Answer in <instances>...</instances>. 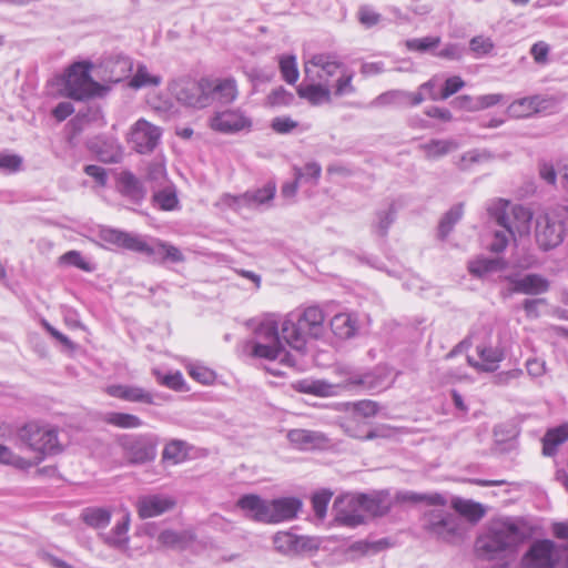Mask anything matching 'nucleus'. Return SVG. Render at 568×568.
<instances>
[{
	"label": "nucleus",
	"mask_w": 568,
	"mask_h": 568,
	"mask_svg": "<svg viewBox=\"0 0 568 568\" xmlns=\"http://www.w3.org/2000/svg\"><path fill=\"white\" fill-rule=\"evenodd\" d=\"M529 536L526 525L516 518H498L491 520L484 532L476 539L475 550L481 560H497L507 566V558Z\"/></svg>",
	"instance_id": "1"
},
{
	"label": "nucleus",
	"mask_w": 568,
	"mask_h": 568,
	"mask_svg": "<svg viewBox=\"0 0 568 568\" xmlns=\"http://www.w3.org/2000/svg\"><path fill=\"white\" fill-rule=\"evenodd\" d=\"M109 243L128 251L143 254L153 263L162 264L166 261L181 263L185 260L182 252L168 242L153 239L152 243H148L141 235L120 230L109 229Z\"/></svg>",
	"instance_id": "2"
},
{
	"label": "nucleus",
	"mask_w": 568,
	"mask_h": 568,
	"mask_svg": "<svg viewBox=\"0 0 568 568\" xmlns=\"http://www.w3.org/2000/svg\"><path fill=\"white\" fill-rule=\"evenodd\" d=\"M306 79L327 83L331 78L338 75L334 84V94L343 97L355 92L353 85L354 71L348 69L334 53L314 54L304 65Z\"/></svg>",
	"instance_id": "3"
},
{
	"label": "nucleus",
	"mask_w": 568,
	"mask_h": 568,
	"mask_svg": "<svg viewBox=\"0 0 568 568\" xmlns=\"http://www.w3.org/2000/svg\"><path fill=\"white\" fill-rule=\"evenodd\" d=\"M324 313L317 306L307 307L302 314L288 315L282 323L285 344L303 352L307 337L318 338L324 331Z\"/></svg>",
	"instance_id": "4"
},
{
	"label": "nucleus",
	"mask_w": 568,
	"mask_h": 568,
	"mask_svg": "<svg viewBox=\"0 0 568 568\" xmlns=\"http://www.w3.org/2000/svg\"><path fill=\"white\" fill-rule=\"evenodd\" d=\"M422 528L433 539L456 544L463 540L465 521L456 513L442 507L424 513Z\"/></svg>",
	"instance_id": "5"
},
{
	"label": "nucleus",
	"mask_w": 568,
	"mask_h": 568,
	"mask_svg": "<svg viewBox=\"0 0 568 568\" xmlns=\"http://www.w3.org/2000/svg\"><path fill=\"white\" fill-rule=\"evenodd\" d=\"M92 63L75 62L69 67L63 81V94L77 101L101 97L105 88L91 77Z\"/></svg>",
	"instance_id": "6"
},
{
	"label": "nucleus",
	"mask_w": 568,
	"mask_h": 568,
	"mask_svg": "<svg viewBox=\"0 0 568 568\" xmlns=\"http://www.w3.org/2000/svg\"><path fill=\"white\" fill-rule=\"evenodd\" d=\"M114 440L129 465H145L156 457L159 437L154 434H121Z\"/></svg>",
	"instance_id": "7"
},
{
	"label": "nucleus",
	"mask_w": 568,
	"mask_h": 568,
	"mask_svg": "<svg viewBox=\"0 0 568 568\" xmlns=\"http://www.w3.org/2000/svg\"><path fill=\"white\" fill-rule=\"evenodd\" d=\"M379 501L365 494L345 495L335 499L333 509L335 520L347 527H356L364 523L362 511L376 515L378 513Z\"/></svg>",
	"instance_id": "8"
},
{
	"label": "nucleus",
	"mask_w": 568,
	"mask_h": 568,
	"mask_svg": "<svg viewBox=\"0 0 568 568\" xmlns=\"http://www.w3.org/2000/svg\"><path fill=\"white\" fill-rule=\"evenodd\" d=\"M18 439L29 449L38 453L33 462L39 464L47 453L54 454L60 452L58 433L53 427L39 425L38 423H28L18 430Z\"/></svg>",
	"instance_id": "9"
},
{
	"label": "nucleus",
	"mask_w": 568,
	"mask_h": 568,
	"mask_svg": "<svg viewBox=\"0 0 568 568\" xmlns=\"http://www.w3.org/2000/svg\"><path fill=\"white\" fill-rule=\"evenodd\" d=\"M261 342L253 345L252 354L255 357H261L274 361L284 352V338L282 331H278V325L273 320L263 321L255 331Z\"/></svg>",
	"instance_id": "10"
},
{
	"label": "nucleus",
	"mask_w": 568,
	"mask_h": 568,
	"mask_svg": "<svg viewBox=\"0 0 568 568\" xmlns=\"http://www.w3.org/2000/svg\"><path fill=\"white\" fill-rule=\"evenodd\" d=\"M558 551L551 540L534 541L520 560L521 568H556Z\"/></svg>",
	"instance_id": "11"
},
{
	"label": "nucleus",
	"mask_w": 568,
	"mask_h": 568,
	"mask_svg": "<svg viewBox=\"0 0 568 568\" xmlns=\"http://www.w3.org/2000/svg\"><path fill=\"white\" fill-rule=\"evenodd\" d=\"M174 98L183 105L203 109L207 106V98L204 90V78L200 81L180 79L170 85Z\"/></svg>",
	"instance_id": "12"
},
{
	"label": "nucleus",
	"mask_w": 568,
	"mask_h": 568,
	"mask_svg": "<svg viewBox=\"0 0 568 568\" xmlns=\"http://www.w3.org/2000/svg\"><path fill=\"white\" fill-rule=\"evenodd\" d=\"M273 544L276 551L291 557L315 552L320 548V544L315 538L297 536L290 531L276 532L273 536Z\"/></svg>",
	"instance_id": "13"
},
{
	"label": "nucleus",
	"mask_w": 568,
	"mask_h": 568,
	"mask_svg": "<svg viewBox=\"0 0 568 568\" xmlns=\"http://www.w3.org/2000/svg\"><path fill=\"white\" fill-rule=\"evenodd\" d=\"M565 226L551 214L539 215L536 221L535 237L542 251H549L560 245L565 239Z\"/></svg>",
	"instance_id": "14"
},
{
	"label": "nucleus",
	"mask_w": 568,
	"mask_h": 568,
	"mask_svg": "<svg viewBox=\"0 0 568 568\" xmlns=\"http://www.w3.org/2000/svg\"><path fill=\"white\" fill-rule=\"evenodd\" d=\"M113 181L115 192L131 204L140 205L145 200L146 187L133 172L129 170L113 172Z\"/></svg>",
	"instance_id": "15"
},
{
	"label": "nucleus",
	"mask_w": 568,
	"mask_h": 568,
	"mask_svg": "<svg viewBox=\"0 0 568 568\" xmlns=\"http://www.w3.org/2000/svg\"><path fill=\"white\" fill-rule=\"evenodd\" d=\"M161 138L160 128L151 124L144 119H140L132 126L129 142L133 144V149L141 154L152 152Z\"/></svg>",
	"instance_id": "16"
},
{
	"label": "nucleus",
	"mask_w": 568,
	"mask_h": 568,
	"mask_svg": "<svg viewBox=\"0 0 568 568\" xmlns=\"http://www.w3.org/2000/svg\"><path fill=\"white\" fill-rule=\"evenodd\" d=\"M204 90L207 106L214 103L225 105L232 103L237 97V85L233 78H204Z\"/></svg>",
	"instance_id": "17"
},
{
	"label": "nucleus",
	"mask_w": 568,
	"mask_h": 568,
	"mask_svg": "<svg viewBox=\"0 0 568 568\" xmlns=\"http://www.w3.org/2000/svg\"><path fill=\"white\" fill-rule=\"evenodd\" d=\"M210 126L216 132L233 134L245 129L248 130L252 126V121L240 110H225L214 113L210 119Z\"/></svg>",
	"instance_id": "18"
},
{
	"label": "nucleus",
	"mask_w": 568,
	"mask_h": 568,
	"mask_svg": "<svg viewBox=\"0 0 568 568\" xmlns=\"http://www.w3.org/2000/svg\"><path fill=\"white\" fill-rule=\"evenodd\" d=\"M276 192V185L273 182L266 183L263 187L247 191L237 196H229L227 204L233 209L242 206H258L273 200Z\"/></svg>",
	"instance_id": "19"
},
{
	"label": "nucleus",
	"mask_w": 568,
	"mask_h": 568,
	"mask_svg": "<svg viewBox=\"0 0 568 568\" xmlns=\"http://www.w3.org/2000/svg\"><path fill=\"white\" fill-rule=\"evenodd\" d=\"M138 514L141 518L160 516L175 506V499L163 495H148L139 498Z\"/></svg>",
	"instance_id": "20"
},
{
	"label": "nucleus",
	"mask_w": 568,
	"mask_h": 568,
	"mask_svg": "<svg viewBox=\"0 0 568 568\" xmlns=\"http://www.w3.org/2000/svg\"><path fill=\"white\" fill-rule=\"evenodd\" d=\"M287 439L302 450L324 448L329 444L325 434L310 429H291L287 433Z\"/></svg>",
	"instance_id": "21"
},
{
	"label": "nucleus",
	"mask_w": 568,
	"mask_h": 568,
	"mask_svg": "<svg viewBox=\"0 0 568 568\" xmlns=\"http://www.w3.org/2000/svg\"><path fill=\"white\" fill-rule=\"evenodd\" d=\"M513 285L511 292L528 295L546 293L549 290V281L539 274H527L524 277L508 276Z\"/></svg>",
	"instance_id": "22"
},
{
	"label": "nucleus",
	"mask_w": 568,
	"mask_h": 568,
	"mask_svg": "<svg viewBox=\"0 0 568 568\" xmlns=\"http://www.w3.org/2000/svg\"><path fill=\"white\" fill-rule=\"evenodd\" d=\"M237 507L246 513L248 519L268 523L270 501L262 499L260 496L254 494L244 495L237 500Z\"/></svg>",
	"instance_id": "23"
},
{
	"label": "nucleus",
	"mask_w": 568,
	"mask_h": 568,
	"mask_svg": "<svg viewBox=\"0 0 568 568\" xmlns=\"http://www.w3.org/2000/svg\"><path fill=\"white\" fill-rule=\"evenodd\" d=\"M302 507V501L295 497H284L270 501L268 523H280L296 517Z\"/></svg>",
	"instance_id": "24"
},
{
	"label": "nucleus",
	"mask_w": 568,
	"mask_h": 568,
	"mask_svg": "<svg viewBox=\"0 0 568 568\" xmlns=\"http://www.w3.org/2000/svg\"><path fill=\"white\" fill-rule=\"evenodd\" d=\"M476 351L480 362L473 361L468 357V363L470 366L481 372H495L499 367V363L505 358V353L499 347L478 345Z\"/></svg>",
	"instance_id": "25"
},
{
	"label": "nucleus",
	"mask_w": 568,
	"mask_h": 568,
	"mask_svg": "<svg viewBox=\"0 0 568 568\" xmlns=\"http://www.w3.org/2000/svg\"><path fill=\"white\" fill-rule=\"evenodd\" d=\"M488 215L496 222L497 225L503 227L511 235L516 236L517 233L513 230L514 219L511 213V203L509 201L498 199L493 201L487 207Z\"/></svg>",
	"instance_id": "26"
},
{
	"label": "nucleus",
	"mask_w": 568,
	"mask_h": 568,
	"mask_svg": "<svg viewBox=\"0 0 568 568\" xmlns=\"http://www.w3.org/2000/svg\"><path fill=\"white\" fill-rule=\"evenodd\" d=\"M337 373L346 377L343 382L338 383L337 386L346 389H372L377 385L374 375L371 373L359 374L349 367H338Z\"/></svg>",
	"instance_id": "27"
},
{
	"label": "nucleus",
	"mask_w": 568,
	"mask_h": 568,
	"mask_svg": "<svg viewBox=\"0 0 568 568\" xmlns=\"http://www.w3.org/2000/svg\"><path fill=\"white\" fill-rule=\"evenodd\" d=\"M109 395L126 402L153 404L152 394L139 386L111 385L109 386Z\"/></svg>",
	"instance_id": "28"
},
{
	"label": "nucleus",
	"mask_w": 568,
	"mask_h": 568,
	"mask_svg": "<svg viewBox=\"0 0 568 568\" xmlns=\"http://www.w3.org/2000/svg\"><path fill=\"white\" fill-rule=\"evenodd\" d=\"M133 61L122 53L109 58V82L119 83L129 79L133 71Z\"/></svg>",
	"instance_id": "29"
},
{
	"label": "nucleus",
	"mask_w": 568,
	"mask_h": 568,
	"mask_svg": "<svg viewBox=\"0 0 568 568\" xmlns=\"http://www.w3.org/2000/svg\"><path fill=\"white\" fill-rule=\"evenodd\" d=\"M398 503H409V504H426L428 506H440L445 507L447 505V498L439 493H416V491H399L395 497Z\"/></svg>",
	"instance_id": "30"
},
{
	"label": "nucleus",
	"mask_w": 568,
	"mask_h": 568,
	"mask_svg": "<svg viewBox=\"0 0 568 568\" xmlns=\"http://www.w3.org/2000/svg\"><path fill=\"white\" fill-rule=\"evenodd\" d=\"M568 440V423L548 429L542 437V454L551 457L557 454L558 447Z\"/></svg>",
	"instance_id": "31"
},
{
	"label": "nucleus",
	"mask_w": 568,
	"mask_h": 568,
	"mask_svg": "<svg viewBox=\"0 0 568 568\" xmlns=\"http://www.w3.org/2000/svg\"><path fill=\"white\" fill-rule=\"evenodd\" d=\"M296 91L300 98L307 100L313 105L331 101V90L322 82L306 85L301 84L297 87Z\"/></svg>",
	"instance_id": "32"
},
{
	"label": "nucleus",
	"mask_w": 568,
	"mask_h": 568,
	"mask_svg": "<svg viewBox=\"0 0 568 568\" xmlns=\"http://www.w3.org/2000/svg\"><path fill=\"white\" fill-rule=\"evenodd\" d=\"M292 387L298 393L315 396H332L335 394L334 386L321 379H301L293 383Z\"/></svg>",
	"instance_id": "33"
},
{
	"label": "nucleus",
	"mask_w": 568,
	"mask_h": 568,
	"mask_svg": "<svg viewBox=\"0 0 568 568\" xmlns=\"http://www.w3.org/2000/svg\"><path fill=\"white\" fill-rule=\"evenodd\" d=\"M452 507L460 518L466 517L469 521L476 523L485 515L483 506L473 500L456 497L452 500Z\"/></svg>",
	"instance_id": "34"
},
{
	"label": "nucleus",
	"mask_w": 568,
	"mask_h": 568,
	"mask_svg": "<svg viewBox=\"0 0 568 568\" xmlns=\"http://www.w3.org/2000/svg\"><path fill=\"white\" fill-rule=\"evenodd\" d=\"M419 149L425 153L429 160L444 156L458 149V143L452 139L440 140L432 139L426 143L419 145Z\"/></svg>",
	"instance_id": "35"
},
{
	"label": "nucleus",
	"mask_w": 568,
	"mask_h": 568,
	"mask_svg": "<svg viewBox=\"0 0 568 568\" xmlns=\"http://www.w3.org/2000/svg\"><path fill=\"white\" fill-rule=\"evenodd\" d=\"M506 267V262L500 257H479L469 262V272L478 277H483L489 273L501 271Z\"/></svg>",
	"instance_id": "36"
},
{
	"label": "nucleus",
	"mask_w": 568,
	"mask_h": 568,
	"mask_svg": "<svg viewBox=\"0 0 568 568\" xmlns=\"http://www.w3.org/2000/svg\"><path fill=\"white\" fill-rule=\"evenodd\" d=\"M331 328L337 337L347 339L356 334L357 323L351 314L341 313L332 318Z\"/></svg>",
	"instance_id": "37"
},
{
	"label": "nucleus",
	"mask_w": 568,
	"mask_h": 568,
	"mask_svg": "<svg viewBox=\"0 0 568 568\" xmlns=\"http://www.w3.org/2000/svg\"><path fill=\"white\" fill-rule=\"evenodd\" d=\"M194 539L193 535L189 531H175L172 529H165L158 536V541L169 548L184 549Z\"/></svg>",
	"instance_id": "38"
},
{
	"label": "nucleus",
	"mask_w": 568,
	"mask_h": 568,
	"mask_svg": "<svg viewBox=\"0 0 568 568\" xmlns=\"http://www.w3.org/2000/svg\"><path fill=\"white\" fill-rule=\"evenodd\" d=\"M130 525L129 513H121L120 519L116 521L115 527L112 530V536H109V545H112L121 551L128 550V530Z\"/></svg>",
	"instance_id": "39"
},
{
	"label": "nucleus",
	"mask_w": 568,
	"mask_h": 568,
	"mask_svg": "<svg viewBox=\"0 0 568 568\" xmlns=\"http://www.w3.org/2000/svg\"><path fill=\"white\" fill-rule=\"evenodd\" d=\"M160 83L161 77L151 74L145 64L138 63L135 73L130 77L128 85L136 90L144 87H158Z\"/></svg>",
	"instance_id": "40"
},
{
	"label": "nucleus",
	"mask_w": 568,
	"mask_h": 568,
	"mask_svg": "<svg viewBox=\"0 0 568 568\" xmlns=\"http://www.w3.org/2000/svg\"><path fill=\"white\" fill-rule=\"evenodd\" d=\"M162 190H154L152 200L154 205L163 211H173L179 206V199L172 185H164Z\"/></svg>",
	"instance_id": "41"
},
{
	"label": "nucleus",
	"mask_w": 568,
	"mask_h": 568,
	"mask_svg": "<svg viewBox=\"0 0 568 568\" xmlns=\"http://www.w3.org/2000/svg\"><path fill=\"white\" fill-rule=\"evenodd\" d=\"M511 213L514 219L511 227L515 233L519 236L528 234L532 219L531 211L523 205L511 204Z\"/></svg>",
	"instance_id": "42"
},
{
	"label": "nucleus",
	"mask_w": 568,
	"mask_h": 568,
	"mask_svg": "<svg viewBox=\"0 0 568 568\" xmlns=\"http://www.w3.org/2000/svg\"><path fill=\"white\" fill-rule=\"evenodd\" d=\"M464 214V204L458 203L452 206L443 216L438 226V235L444 240L453 230L454 225L462 219Z\"/></svg>",
	"instance_id": "43"
},
{
	"label": "nucleus",
	"mask_w": 568,
	"mask_h": 568,
	"mask_svg": "<svg viewBox=\"0 0 568 568\" xmlns=\"http://www.w3.org/2000/svg\"><path fill=\"white\" fill-rule=\"evenodd\" d=\"M185 447L186 444L183 440H171L162 452V462H170L173 465L182 463L186 458Z\"/></svg>",
	"instance_id": "44"
},
{
	"label": "nucleus",
	"mask_w": 568,
	"mask_h": 568,
	"mask_svg": "<svg viewBox=\"0 0 568 568\" xmlns=\"http://www.w3.org/2000/svg\"><path fill=\"white\" fill-rule=\"evenodd\" d=\"M145 181L153 190L164 186L168 182L164 164L158 161L150 162L146 166Z\"/></svg>",
	"instance_id": "45"
},
{
	"label": "nucleus",
	"mask_w": 568,
	"mask_h": 568,
	"mask_svg": "<svg viewBox=\"0 0 568 568\" xmlns=\"http://www.w3.org/2000/svg\"><path fill=\"white\" fill-rule=\"evenodd\" d=\"M526 102L535 103V112H545L551 111L558 104V101L555 97H546V95H532L527 97L514 102L511 104V110H516V105H524Z\"/></svg>",
	"instance_id": "46"
},
{
	"label": "nucleus",
	"mask_w": 568,
	"mask_h": 568,
	"mask_svg": "<svg viewBox=\"0 0 568 568\" xmlns=\"http://www.w3.org/2000/svg\"><path fill=\"white\" fill-rule=\"evenodd\" d=\"M84 523L93 528L100 529L106 526V509L102 507H89L81 515Z\"/></svg>",
	"instance_id": "47"
},
{
	"label": "nucleus",
	"mask_w": 568,
	"mask_h": 568,
	"mask_svg": "<svg viewBox=\"0 0 568 568\" xmlns=\"http://www.w3.org/2000/svg\"><path fill=\"white\" fill-rule=\"evenodd\" d=\"M0 463L4 465H12L19 469H28L37 465V462H31L16 455L9 447L4 445H0Z\"/></svg>",
	"instance_id": "48"
},
{
	"label": "nucleus",
	"mask_w": 568,
	"mask_h": 568,
	"mask_svg": "<svg viewBox=\"0 0 568 568\" xmlns=\"http://www.w3.org/2000/svg\"><path fill=\"white\" fill-rule=\"evenodd\" d=\"M377 222L375 224V232L384 237L387 235L388 229L396 219V209L394 204H390L387 210L378 211L376 213Z\"/></svg>",
	"instance_id": "49"
},
{
	"label": "nucleus",
	"mask_w": 568,
	"mask_h": 568,
	"mask_svg": "<svg viewBox=\"0 0 568 568\" xmlns=\"http://www.w3.org/2000/svg\"><path fill=\"white\" fill-rule=\"evenodd\" d=\"M407 91L403 90H390L379 94L374 100V105L386 106V105H404L406 103Z\"/></svg>",
	"instance_id": "50"
},
{
	"label": "nucleus",
	"mask_w": 568,
	"mask_h": 568,
	"mask_svg": "<svg viewBox=\"0 0 568 568\" xmlns=\"http://www.w3.org/2000/svg\"><path fill=\"white\" fill-rule=\"evenodd\" d=\"M109 424L120 428H138L142 426L143 422L135 415L128 413H109Z\"/></svg>",
	"instance_id": "51"
},
{
	"label": "nucleus",
	"mask_w": 568,
	"mask_h": 568,
	"mask_svg": "<svg viewBox=\"0 0 568 568\" xmlns=\"http://www.w3.org/2000/svg\"><path fill=\"white\" fill-rule=\"evenodd\" d=\"M465 87V82L463 79L458 75H454L448 78L443 87V90L439 95H437L434 92H430L429 98L434 101L436 100H446L459 90H462Z\"/></svg>",
	"instance_id": "52"
},
{
	"label": "nucleus",
	"mask_w": 568,
	"mask_h": 568,
	"mask_svg": "<svg viewBox=\"0 0 568 568\" xmlns=\"http://www.w3.org/2000/svg\"><path fill=\"white\" fill-rule=\"evenodd\" d=\"M280 70L283 79L288 84H294L297 81L300 73L297 70L296 59L294 55H286L281 58Z\"/></svg>",
	"instance_id": "53"
},
{
	"label": "nucleus",
	"mask_w": 568,
	"mask_h": 568,
	"mask_svg": "<svg viewBox=\"0 0 568 568\" xmlns=\"http://www.w3.org/2000/svg\"><path fill=\"white\" fill-rule=\"evenodd\" d=\"M439 37H425L418 39H409L406 41V48L410 51L426 52L439 45Z\"/></svg>",
	"instance_id": "54"
},
{
	"label": "nucleus",
	"mask_w": 568,
	"mask_h": 568,
	"mask_svg": "<svg viewBox=\"0 0 568 568\" xmlns=\"http://www.w3.org/2000/svg\"><path fill=\"white\" fill-rule=\"evenodd\" d=\"M267 103L272 106L290 105L294 101V94L283 87H278L267 95Z\"/></svg>",
	"instance_id": "55"
},
{
	"label": "nucleus",
	"mask_w": 568,
	"mask_h": 568,
	"mask_svg": "<svg viewBox=\"0 0 568 568\" xmlns=\"http://www.w3.org/2000/svg\"><path fill=\"white\" fill-rule=\"evenodd\" d=\"M332 498V493L328 490H322L320 493L314 494L312 497V505L315 515L323 519L326 515L327 505Z\"/></svg>",
	"instance_id": "56"
},
{
	"label": "nucleus",
	"mask_w": 568,
	"mask_h": 568,
	"mask_svg": "<svg viewBox=\"0 0 568 568\" xmlns=\"http://www.w3.org/2000/svg\"><path fill=\"white\" fill-rule=\"evenodd\" d=\"M511 239H515V236L507 231H495L493 241L488 245V248L493 253H501L506 250Z\"/></svg>",
	"instance_id": "57"
},
{
	"label": "nucleus",
	"mask_w": 568,
	"mask_h": 568,
	"mask_svg": "<svg viewBox=\"0 0 568 568\" xmlns=\"http://www.w3.org/2000/svg\"><path fill=\"white\" fill-rule=\"evenodd\" d=\"M22 158L17 154L0 153V170L14 173L21 170Z\"/></svg>",
	"instance_id": "58"
},
{
	"label": "nucleus",
	"mask_w": 568,
	"mask_h": 568,
	"mask_svg": "<svg viewBox=\"0 0 568 568\" xmlns=\"http://www.w3.org/2000/svg\"><path fill=\"white\" fill-rule=\"evenodd\" d=\"M488 158H489V154L486 152H479L478 150H471L462 155L460 161L457 165H458L459 170L466 171L470 168L471 164L478 163Z\"/></svg>",
	"instance_id": "59"
},
{
	"label": "nucleus",
	"mask_w": 568,
	"mask_h": 568,
	"mask_svg": "<svg viewBox=\"0 0 568 568\" xmlns=\"http://www.w3.org/2000/svg\"><path fill=\"white\" fill-rule=\"evenodd\" d=\"M60 262L67 265L77 266L83 271H91L90 264L83 260L78 251H69L60 257Z\"/></svg>",
	"instance_id": "60"
},
{
	"label": "nucleus",
	"mask_w": 568,
	"mask_h": 568,
	"mask_svg": "<svg viewBox=\"0 0 568 568\" xmlns=\"http://www.w3.org/2000/svg\"><path fill=\"white\" fill-rule=\"evenodd\" d=\"M354 412L363 417H373L378 413L379 406L373 400H358L353 404Z\"/></svg>",
	"instance_id": "61"
},
{
	"label": "nucleus",
	"mask_w": 568,
	"mask_h": 568,
	"mask_svg": "<svg viewBox=\"0 0 568 568\" xmlns=\"http://www.w3.org/2000/svg\"><path fill=\"white\" fill-rule=\"evenodd\" d=\"M386 544L387 542L385 540H378V541H374V542L356 541V542L351 545L349 549L353 550V551H358L362 555H366V554H369V552H377V551H379L381 549L384 548V546Z\"/></svg>",
	"instance_id": "62"
},
{
	"label": "nucleus",
	"mask_w": 568,
	"mask_h": 568,
	"mask_svg": "<svg viewBox=\"0 0 568 568\" xmlns=\"http://www.w3.org/2000/svg\"><path fill=\"white\" fill-rule=\"evenodd\" d=\"M303 176H304V173L302 172V169L295 166L294 168V178L295 179H294V181L287 182L282 186V190H281L282 195L287 199L295 196L297 189H298V183L302 181Z\"/></svg>",
	"instance_id": "63"
},
{
	"label": "nucleus",
	"mask_w": 568,
	"mask_h": 568,
	"mask_svg": "<svg viewBox=\"0 0 568 568\" xmlns=\"http://www.w3.org/2000/svg\"><path fill=\"white\" fill-rule=\"evenodd\" d=\"M298 123L291 118L287 116H278L273 119L272 121V129L281 134L290 133L292 130H294Z\"/></svg>",
	"instance_id": "64"
}]
</instances>
